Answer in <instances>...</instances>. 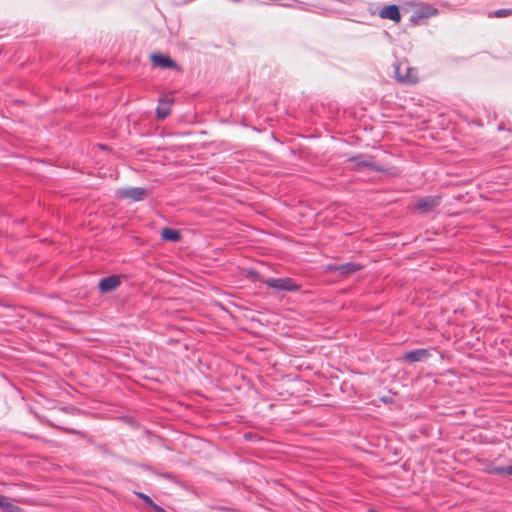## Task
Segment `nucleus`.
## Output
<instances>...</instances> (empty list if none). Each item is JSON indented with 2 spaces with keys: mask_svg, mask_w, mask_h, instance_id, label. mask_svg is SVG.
I'll return each instance as SVG.
<instances>
[{
  "mask_svg": "<svg viewBox=\"0 0 512 512\" xmlns=\"http://www.w3.org/2000/svg\"><path fill=\"white\" fill-rule=\"evenodd\" d=\"M88 441H89L91 444H93V443H94V442H93V440L91 439V437H89V438H88Z\"/></svg>",
  "mask_w": 512,
  "mask_h": 512,
  "instance_id": "2f4dec72",
  "label": "nucleus"
},
{
  "mask_svg": "<svg viewBox=\"0 0 512 512\" xmlns=\"http://www.w3.org/2000/svg\"><path fill=\"white\" fill-rule=\"evenodd\" d=\"M498 130H504V126H503L502 124H500V125L498 126Z\"/></svg>",
  "mask_w": 512,
  "mask_h": 512,
  "instance_id": "c85d7f7f",
  "label": "nucleus"
},
{
  "mask_svg": "<svg viewBox=\"0 0 512 512\" xmlns=\"http://www.w3.org/2000/svg\"><path fill=\"white\" fill-rule=\"evenodd\" d=\"M511 14H512L511 9L502 8V9H498V10L491 12L490 17L503 18V17L510 16Z\"/></svg>",
  "mask_w": 512,
  "mask_h": 512,
  "instance_id": "6ab92c4d",
  "label": "nucleus"
},
{
  "mask_svg": "<svg viewBox=\"0 0 512 512\" xmlns=\"http://www.w3.org/2000/svg\"><path fill=\"white\" fill-rule=\"evenodd\" d=\"M0 510L2 512H23V509L15 505L8 497L1 495Z\"/></svg>",
  "mask_w": 512,
  "mask_h": 512,
  "instance_id": "2eb2a0df",
  "label": "nucleus"
},
{
  "mask_svg": "<svg viewBox=\"0 0 512 512\" xmlns=\"http://www.w3.org/2000/svg\"><path fill=\"white\" fill-rule=\"evenodd\" d=\"M121 284V275L112 274L102 277L98 281L97 289L101 294H108L118 289Z\"/></svg>",
  "mask_w": 512,
  "mask_h": 512,
  "instance_id": "6e6552de",
  "label": "nucleus"
},
{
  "mask_svg": "<svg viewBox=\"0 0 512 512\" xmlns=\"http://www.w3.org/2000/svg\"><path fill=\"white\" fill-rule=\"evenodd\" d=\"M150 61L153 66L158 67L160 69L175 70V71L180 70L179 64L173 58H171L169 55L161 53V52L152 53L150 55Z\"/></svg>",
  "mask_w": 512,
  "mask_h": 512,
  "instance_id": "0eeeda50",
  "label": "nucleus"
},
{
  "mask_svg": "<svg viewBox=\"0 0 512 512\" xmlns=\"http://www.w3.org/2000/svg\"><path fill=\"white\" fill-rule=\"evenodd\" d=\"M155 476L164 478V479L174 483L175 485H177L178 487H180L182 489H185V490L188 489V485L184 481L180 480L175 474H173L171 472H160L157 470V473Z\"/></svg>",
  "mask_w": 512,
  "mask_h": 512,
  "instance_id": "dca6fc26",
  "label": "nucleus"
},
{
  "mask_svg": "<svg viewBox=\"0 0 512 512\" xmlns=\"http://www.w3.org/2000/svg\"><path fill=\"white\" fill-rule=\"evenodd\" d=\"M279 5L282 7H291V5L287 3H280Z\"/></svg>",
  "mask_w": 512,
  "mask_h": 512,
  "instance_id": "cd10ccee",
  "label": "nucleus"
},
{
  "mask_svg": "<svg viewBox=\"0 0 512 512\" xmlns=\"http://www.w3.org/2000/svg\"><path fill=\"white\" fill-rule=\"evenodd\" d=\"M133 493L138 499L142 500L148 507L151 508L154 505V500L148 494L139 491H134Z\"/></svg>",
  "mask_w": 512,
  "mask_h": 512,
  "instance_id": "a211bd4d",
  "label": "nucleus"
},
{
  "mask_svg": "<svg viewBox=\"0 0 512 512\" xmlns=\"http://www.w3.org/2000/svg\"><path fill=\"white\" fill-rule=\"evenodd\" d=\"M434 353L440 354L436 347L417 348L404 352L399 360L408 364L427 362Z\"/></svg>",
  "mask_w": 512,
  "mask_h": 512,
  "instance_id": "f03ea898",
  "label": "nucleus"
},
{
  "mask_svg": "<svg viewBox=\"0 0 512 512\" xmlns=\"http://www.w3.org/2000/svg\"><path fill=\"white\" fill-rule=\"evenodd\" d=\"M118 420L133 430L143 429L145 435L151 434V431L146 427H142L139 421L132 415H121L118 417Z\"/></svg>",
  "mask_w": 512,
  "mask_h": 512,
  "instance_id": "4468645a",
  "label": "nucleus"
},
{
  "mask_svg": "<svg viewBox=\"0 0 512 512\" xmlns=\"http://www.w3.org/2000/svg\"><path fill=\"white\" fill-rule=\"evenodd\" d=\"M380 401L384 404H392L394 400L391 396H381Z\"/></svg>",
  "mask_w": 512,
  "mask_h": 512,
  "instance_id": "a878e982",
  "label": "nucleus"
},
{
  "mask_svg": "<svg viewBox=\"0 0 512 512\" xmlns=\"http://www.w3.org/2000/svg\"><path fill=\"white\" fill-rule=\"evenodd\" d=\"M100 148H102V149H106V145L101 144V145H100Z\"/></svg>",
  "mask_w": 512,
  "mask_h": 512,
  "instance_id": "7c9ffc66",
  "label": "nucleus"
},
{
  "mask_svg": "<svg viewBox=\"0 0 512 512\" xmlns=\"http://www.w3.org/2000/svg\"><path fill=\"white\" fill-rule=\"evenodd\" d=\"M132 465H134L135 467L140 468L146 472H149L153 475H156V473H157V469H155L154 467H152L151 465L146 464V463L134 462V463H132Z\"/></svg>",
  "mask_w": 512,
  "mask_h": 512,
  "instance_id": "4be33fe9",
  "label": "nucleus"
},
{
  "mask_svg": "<svg viewBox=\"0 0 512 512\" xmlns=\"http://www.w3.org/2000/svg\"><path fill=\"white\" fill-rule=\"evenodd\" d=\"M96 448L101 453L110 454V450H109V448L105 444H97Z\"/></svg>",
  "mask_w": 512,
  "mask_h": 512,
  "instance_id": "393cba45",
  "label": "nucleus"
},
{
  "mask_svg": "<svg viewBox=\"0 0 512 512\" xmlns=\"http://www.w3.org/2000/svg\"><path fill=\"white\" fill-rule=\"evenodd\" d=\"M262 284L266 285L268 288L275 290L277 292H300L301 285L296 283V281L291 277H280V278H266L262 280Z\"/></svg>",
  "mask_w": 512,
  "mask_h": 512,
  "instance_id": "f257e3e1",
  "label": "nucleus"
},
{
  "mask_svg": "<svg viewBox=\"0 0 512 512\" xmlns=\"http://www.w3.org/2000/svg\"><path fill=\"white\" fill-rule=\"evenodd\" d=\"M173 98L161 97L155 109V116L158 120H165L171 114Z\"/></svg>",
  "mask_w": 512,
  "mask_h": 512,
  "instance_id": "9b49d317",
  "label": "nucleus"
},
{
  "mask_svg": "<svg viewBox=\"0 0 512 512\" xmlns=\"http://www.w3.org/2000/svg\"><path fill=\"white\" fill-rule=\"evenodd\" d=\"M496 475L512 476V465L497 466Z\"/></svg>",
  "mask_w": 512,
  "mask_h": 512,
  "instance_id": "412c9836",
  "label": "nucleus"
},
{
  "mask_svg": "<svg viewBox=\"0 0 512 512\" xmlns=\"http://www.w3.org/2000/svg\"><path fill=\"white\" fill-rule=\"evenodd\" d=\"M442 197L440 195H427L419 197L412 204L411 209L419 211L422 214L433 212L441 204Z\"/></svg>",
  "mask_w": 512,
  "mask_h": 512,
  "instance_id": "20e7f679",
  "label": "nucleus"
},
{
  "mask_svg": "<svg viewBox=\"0 0 512 512\" xmlns=\"http://www.w3.org/2000/svg\"><path fill=\"white\" fill-rule=\"evenodd\" d=\"M364 157V154L359 153L354 155H347L346 160L350 163H353L355 165V168L358 170L361 168H367L368 170L373 172H382L384 170L383 167L378 163L365 160Z\"/></svg>",
  "mask_w": 512,
  "mask_h": 512,
  "instance_id": "1a4fd4ad",
  "label": "nucleus"
},
{
  "mask_svg": "<svg viewBox=\"0 0 512 512\" xmlns=\"http://www.w3.org/2000/svg\"><path fill=\"white\" fill-rule=\"evenodd\" d=\"M394 78L401 84H414L417 82V77L412 75L413 69L409 66L407 61L396 60L393 63Z\"/></svg>",
  "mask_w": 512,
  "mask_h": 512,
  "instance_id": "7ed1b4c3",
  "label": "nucleus"
},
{
  "mask_svg": "<svg viewBox=\"0 0 512 512\" xmlns=\"http://www.w3.org/2000/svg\"><path fill=\"white\" fill-rule=\"evenodd\" d=\"M246 276L248 278L249 281L251 282H261L262 283V280H264L265 278L261 276L260 272L257 271L256 269L254 268H249L246 270Z\"/></svg>",
  "mask_w": 512,
  "mask_h": 512,
  "instance_id": "f3484780",
  "label": "nucleus"
},
{
  "mask_svg": "<svg viewBox=\"0 0 512 512\" xmlns=\"http://www.w3.org/2000/svg\"><path fill=\"white\" fill-rule=\"evenodd\" d=\"M440 14L439 9L428 3H419L409 19L412 26L419 25L422 20L437 16Z\"/></svg>",
  "mask_w": 512,
  "mask_h": 512,
  "instance_id": "39448f33",
  "label": "nucleus"
},
{
  "mask_svg": "<svg viewBox=\"0 0 512 512\" xmlns=\"http://www.w3.org/2000/svg\"><path fill=\"white\" fill-rule=\"evenodd\" d=\"M482 470L486 474L496 475L497 465L493 461H486Z\"/></svg>",
  "mask_w": 512,
  "mask_h": 512,
  "instance_id": "aec40b11",
  "label": "nucleus"
},
{
  "mask_svg": "<svg viewBox=\"0 0 512 512\" xmlns=\"http://www.w3.org/2000/svg\"><path fill=\"white\" fill-rule=\"evenodd\" d=\"M115 194L119 199H129L134 202H139L148 196L149 191L144 187H125L117 189Z\"/></svg>",
  "mask_w": 512,
  "mask_h": 512,
  "instance_id": "423d86ee",
  "label": "nucleus"
},
{
  "mask_svg": "<svg viewBox=\"0 0 512 512\" xmlns=\"http://www.w3.org/2000/svg\"><path fill=\"white\" fill-rule=\"evenodd\" d=\"M340 389L343 393H346L348 392L349 390H352L353 389V385L349 384L348 382L344 381L341 386H340Z\"/></svg>",
  "mask_w": 512,
  "mask_h": 512,
  "instance_id": "b1692460",
  "label": "nucleus"
},
{
  "mask_svg": "<svg viewBox=\"0 0 512 512\" xmlns=\"http://www.w3.org/2000/svg\"><path fill=\"white\" fill-rule=\"evenodd\" d=\"M71 432H72L73 434L80 435V436H82V437H84V438H86V437H87L86 433L81 432V431L72 430Z\"/></svg>",
  "mask_w": 512,
  "mask_h": 512,
  "instance_id": "bb28decb",
  "label": "nucleus"
},
{
  "mask_svg": "<svg viewBox=\"0 0 512 512\" xmlns=\"http://www.w3.org/2000/svg\"><path fill=\"white\" fill-rule=\"evenodd\" d=\"M378 15L381 19H388L395 23H399L402 18L400 7L396 4H389V5L383 6L380 9Z\"/></svg>",
  "mask_w": 512,
  "mask_h": 512,
  "instance_id": "9d476101",
  "label": "nucleus"
},
{
  "mask_svg": "<svg viewBox=\"0 0 512 512\" xmlns=\"http://www.w3.org/2000/svg\"><path fill=\"white\" fill-rule=\"evenodd\" d=\"M455 199H457V200L462 199V195H457V196L455 197Z\"/></svg>",
  "mask_w": 512,
  "mask_h": 512,
  "instance_id": "c756f323",
  "label": "nucleus"
},
{
  "mask_svg": "<svg viewBox=\"0 0 512 512\" xmlns=\"http://www.w3.org/2000/svg\"><path fill=\"white\" fill-rule=\"evenodd\" d=\"M364 268L359 262H346L339 264L338 274L341 277H346L361 271Z\"/></svg>",
  "mask_w": 512,
  "mask_h": 512,
  "instance_id": "ddd939ff",
  "label": "nucleus"
},
{
  "mask_svg": "<svg viewBox=\"0 0 512 512\" xmlns=\"http://www.w3.org/2000/svg\"><path fill=\"white\" fill-rule=\"evenodd\" d=\"M160 238L164 242L177 243L182 239V234L179 229L163 227L160 232Z\"/></svg>",
  "mask_w": 512,
  "mask_h": 512,
  "instance_id": "f8f14e48",
  "label": "nucleus"
},
{
  "mask_svg": "<svg viewBox=\"0 0 512 512\" xmlns=\"http://www.w3.org/2000/svg\"><path fill=\"white\" fill-rule=\"evenodd\" d=\"M339 264L338 263H328L324 266V271L327 273L338 272Z\"/></svg>",
  "mask_w": 512,
  "mask_h": 512,
  "instance_id": "5701e85b",
  "label": "nucleus"
}]
</instances>
